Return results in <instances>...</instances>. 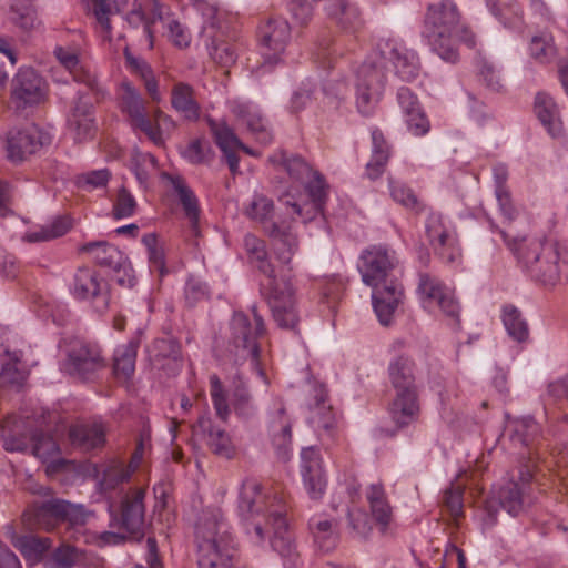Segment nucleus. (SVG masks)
<instances>
[{"label":"nucleus","mask_w":568,"mask_h":568,"mask_svg":"<svg viewBox=\"0 0 568 568\" xmlns=\"http://www.w3.org/2000/svg\"><path fill=\"white\" fill-rule=\"evenodd\" d=\"M239 514L247 534L261 544L270 535L272 548L292 561L297 557L292 532L286 519L287 505L282 496H267L254 479L243 481L239 495Z\"/></svg>","instance_id":"1"},{"label":"nucleus","mask_w":568,"mask_h":568,"mask_svg":"<svg viewBox=\"0 0 568 568\" xmlns=\"http://www.w3.org/2000/svg\"><path fill=\"white\" fill-rule=\"evenodd\" d=\"M392 62L396 75L412 82L419 74L417 54L394 40H382L357 70L356 105L364 115L373 112L386 84V70Z\"/></svg>","instance_id":"2"},{"label":"nucleus","mask_w":568,"mask_h":568,"mask_svg":"<svg viewBox=\"0 0 568 568\" xmlns=\"http://www.w3.org/2000/svg\"><path fill=\"white\" fill-rule=\"evenodd\" d=\"M244 248L250 262L265 276L261 282V295L266 301L274 322L280 328L298 334L300 316L295 288L290 277L286 274L277 276L263 240L248 233L244 236Z\"/></svg>","instance_id":"3"},{"label":"nucleus","mask_w":568,"mask_h":568,"mask_svg":"<svg viewBox=\"0 0 568 568\" xmlns=\"http://www.w3.org/2000/svg\"><path fill=\"white\" fill-rule=\"evenodd\" d=\"M363 282L373 287V306L382 325L392 323L403 296V286L394 277L398 265L396 252L385 244L371 245L361 255Z\"/></svg>","instance_id":"4"},{"label":"nucleus","mask_w":568,"mask_h":568,"mask_svg":"<svg viewBox=\"0 0 568 568\" xmlns=\"http://www.w3.org/2000/svg\"><path fill=\"white\" fill-rule=\"evenodd\" d=\"M422 37L440 59L449 63L459 60L458 42L469 48L476 45V36L463 21V16L453 0L430 3L424 17Z\"/></svg>","instance_id":"5"},{"label":"nucleus","mask_w":568,"mask_h":568,"mask_svg":"<svg viewBox=\"0 0 568 568\" xmlns=\"http://www.w3.org/2000/svg\"><path fill=\"white\" fill-rule=\"evenodd\" d=\"M268 161L277 169L284 170L288 176L304 185L310 197L303 204L294 201L287 193L282 196L283 204L292 210V213L307 223L323 212L327 199L328 185L325 178L312 168L301 155L277 150L270 155Z\"/></svg>","instance_id":"6"},{"label":"nucleus","mask_w":568,"mask_h":568,"mask_svg":"<svg viewBox=\"0 0 568 568\" xmlns=\"http://www.w3.org/2000/svg\"><path fill=\"white\" fill-rule=\"evenodd\" d=\"M267 334L263 314L254 304L248 313L235 311L229 322V353L237 361H251L252 369L266 384L265 361L261 339Z\"/></svg>","instance_id":"7"},{"label":"nucleus","mask_w":568,"mask_h":568,"mask_svg":"<svg viewBox=\"0 0 568 568\" xmlns=\"http://www.w3.org/2000/svg\"><path fill=\"white\" fill-rule=\"evenodd\" d=\"M121 89L120 108L131 128L144 133L154 145L164 146V134L175 130V121L159 108L149 115L144 99L132 84L122 83Z\"/></svg>","instance_id":"8"},{"label":"nucleus","mask_w":568,"mask_h":568,"mask_svg":"<svg viewBox=\"0 0 568 568\" xmlns=\"http://www.w3.org/2000/svg\"><path fill=\"white\" fill-rule=\"evenodd\" d=\"M499 233L510 248L516 252L519 262L532 278L545 285H555L559 281V252L557 244L537 239H523L510 244L508 243L506 232L499 230Z\"/></svg>","instance_id":"9"},{"label":"nucleus","mask_w":568,"mask_h":568,"mask_svg":"<svg viewBox=\"0 0 568 568\" xmlns=\"http://www.w3.org/2000/svg\"><path fill=\"white\" fill-rule=\"evenodd\" d=\"M197 559L207 557L224 568L237 566L232 535L226 524L215 515L201 521L196 527Z\"/></svg>","instance_id":"10"},{"label":"nucleus","mask_w":568,"mask_h":568,"mask_svg":"<svg viewBox=\"0 0 568 568\" xmlns=\"http://www.w3.org/2000/svg\"><path fill=\"white\" fill-rule=\"evenodd\" d=\"M22 520L29 529L52 531L60 524L83 526L87 521V511L81 505L53 498L30 506L23 513Z\"/></svg>","instance_id":"11"},{"label":"nucleus","mask_w":568,"mask_h":568,"mask_svg":"<svg viewBox=\"0 0 568 568\" xmlns=\"http://www.w3.org/2000/svg\"><path fill=\"white\" fill-rule=\"evenodd\" d=\"M535 470L532 464L518 465L516 474H511V479L498 489L497 496L485 500L484 509L491 519H495L498 507L511 516L523 510Z\"/></svg>","instance_id":"12"},{"label":"nucleus","mask_w":568,"mask_h":568,"mask_svg":"<svg viewBox=\"0 0 568 568\" xmlns=\"http://www.w3.org/2000/svg\"><path fill=\"white\" fill-rule=\"evenodd\" d=\"M69 290L77 301L89 302L98 314H104L110 307L109 284L94 267H78L69 284Z\"/></svg>","instance_id":"13"},{"label":"nucleus","mask_w":568,"mask_h":568,"mask_svg":"<svg viewBox=\"0 0 568 568\" xmlns=\"http://www.w3.org/2000/svg\"><path fill=\"white\" fill-rule=\"evenodd\" d=\"M425 235L436 256L446 264L462 258L458 235L453 223L442 213L429 211L425 220Z\"/></svg>","instance_id":"14"},{"label":"nucleus","mask_w":568,"mask_h":568,"mask_svg":"<svg viewBox=\"0 0 568 568\" xmlns=\"http://www.w3.org/2000/svg\"><path fill=\"white\" fill-rule=\"evenodd\" d=\"M145 493L144 487H130L120 491L119 501L110 504L111 511L119 517L120 527L135 540L144 536Z\"/></svg>","instance_id":"15"},{"label":"nucleus","mask_w":568,"mask_h":568,"mask_svg":"<svg viewBox=\"0 0 568 568\" xmlns=\"http://www.w3.org/2000/svg\"><path fill=\"white\" fill-rule=\"evenodd\" d=\"M292 29L282 17H271L262 21L257 28V41L264 63L275 65L284 60L291 43Z\"/></svg>","instance_id":"16"},{"label":"nucleus","mask_w":568,"mask_h":568,"mask_svg":"<svg viewBox=\"0 0 568 568\" xmlns=\"http://www.w3.org/2000/svg\"><path fill=\"white\" fill-rule=\"evenodd\" d=\"M417 294L424 308L432 311L437 307L454 322H459L460 306L455 292L437 276L419 273Z\"/></svg>","instance_id":"17"},{"label":"nucleus","mask_w":568,"mask_h":568,"mask_svg":"<svg viewBox=\"0 0 568 568\" xmlns=\"http://www.w3.org/2000/svg\"><path fill=\"white\" fill-rule=\"evenodd\" d=\"M49 85L33 68H20L11 81V101L17 110L43 103Z\"/></svg>","instance_id":"18"},{"label":"nucleus","mask_w":568,"mask_h":568,"mask_svg":"<svg viewBox=\"0 0 568 568\" xmlns=\"http://www.w3.org/2000/svg\"><path fill=\"white\" fill-rule=\"evenodd\" d=\"M51 141V134L37 124L11 129L6 143L8 159L16 163L22 162Z\"/></svg>","instance_id":"19"},{"label":"nucleus","mask_w":568,"mask_h":568,"mask_svg":"<svg viewBox=\"0 0 568 568\" xmlns=\"http://www.w3.org/2000/svg\"><path fill=\"white\" fill-rule=\"evenodd\" d=\"M265 232L271 241L272 254L281 265L277 276L286 274L292 281L291 263L300 247L298 237L293 231L292 224L286 221L272 222L265 226Z\"/></svg>","instance_id":"20"},{"label":"nucleus","mask_w":568,"mask_h":568,"mask_svg":"<svg viewBox=\"0 0 568 568\" xmlns=\"http://www.w3.org/2000/svg\"><path fill=\"white\" fill-rule=\"evenodd\" d=\"M105 366V359L98 344L84 341L72 344L67 361V369L71 375L82 381H91Z\"/></svg>","instance_id":"21"},{"label":"nucleus","mask_w":568,"mask_h":568,"mask_svg":"<svg viewBox=\"0 0 568 568\" xmlns=\"http://www.w3.org/2000/svg\"><path fill=\"white\" fill-rule=\"evenodd\" d=\"M505 429L515 446L526 449L520 453L519 465L532 464L536 469L537 446L541 436L539 424L531 417L514 418L508 420Z\"/></svg>","instance_id":"22"},{"label":"nucleus","mask_w":568,"mask_h":568,"mask_svg":"<svg viewBox=\"0 0 568 568\" xmlns=\"http://www.w3.org/2000/svg\"><path fill=\"white\" fill-rule=\"evenodd\" d=\"M67 126L78 143L92 140L97 133L95 111L91 99L79 93L73 100L67 118Z\"/></svg>","instance_id":"23"},{"label":"nucleus","mask_w":568,"mask_h":568,"mask_svg":"<svg viewBox=\"0 0 568 568\" xmlns=\"http://www.w3.org/2000/svg\"><path fill=\"white\" fill-rule=\"evenodd\" d=\"M207 125L212 133L215 144L223 152L230 171L235 174L239 171V162L240 159L236 155V150H242L243 152L255 155L253 150L241 142V140L235 134L234 130L223 120H214L209 118Z\"/></svg>","instance_id":"24"},{"label":"nucleus","mask_w":568,"mask_h":568,"mask_svg":"<svg viewBox=\"0 0 568 568\" xmlns=\"http://www.w3.org/2000/svg\"><path fill=\"white\" fill-rule=\"evenodd\" d=\"M301 473L310 497L315 500L321 499L326 488V477L321 454L315 447L303 448Z\"/></svg>","instance_id":"25"},{"label":"nucleus","mask_w":568,"mask_h":568,"mask_svg":"<svg viewBox=\"0 0 568 568\" xmlns=\"http://www.w3.org/2000/svg\"><path fill=\"white\" fill-rule=\"evenodd\" d=\"M194 432L204 436L207 447L214 455L225 459L235 457L236 447L230 434L215 425L211 416H201L194 426Z\"/></svg>","instance_id":"26"},{"label":"nucleus","mask_w":568,"mask_h":568,"mask_svg":"<svg viewBox=\"0 0 568 568\" xmlns=\"http://www.w3.org/2000/svg\"><path fill=\"white\" fill-rule=\"evenodd\" d=\"M292 419L288 416L284 403L276 399L274 410L270 415L268 433L272 444L278 454L286 455L292 444Z\"/></svg>","instance_id":"27"},{"label":"nucleus","mask_w":568,"mask_h":568,"mask_svg":"<svg viewBox=\"0 0 568 568\" xmlns=\"http://www.w3.org/2000/svg\"><path fill=\"white\" fill-rule=\"evenodd\" d=\"M534 112L552 139L559 140L565 136L559 108L550 94L546 92L536 94Z\"/></svg>","instance_id":"28"},{"label":"nucleus","mask_w":568,"mask_h":568,"mask_svg":"<svg viewBox=\"0 0 568 568\" xmlns=\"http://www.w3.org/2000/svg\"><path fill=\"white\" fill-rule=\"evenodd\" d=\"M232 113L241 124L246 125L248 132L257 142L267 145L273 141V134L267 120L263 118L255 106L236 103L232 106Z\"/></svg>","instance_id":"29"},{"label":"nucleus","mask_w":568,"mask_h":568,"mask_svg":"<svg viewBox=\"0 0 568 568\" xmlns=\"http://www.w3.org/2000/svg\"><path fill=\"white\" fill-rule=\"evenodd\" d=\"M171 106L185 121L197 122L202 108L194 88L186 82H176L171 89Z\"/></svg>","instance_id":"30"},{"label":"nucleus","mask_w":568,"mask_h":568,"mask_svg":"<svg viewBox=\"0 0 568 568\" xmlns=\"http://www.w3.org/2000/svg\"><path fill=\"white\" fill-rule=\"evenodd\" d=\"M54 57L59 63L69 71L73 80L85 84L93 90L97 84L95 75L92 74L80 61L81 50L75 45H57Z\"/></svg>","instance_id":"31"},{"label":"nucleus","mask_w":568,"mask_h":568,"mask_svg":"<svg viewBox=\"0 0 568 568\" xmlns=\"http://www.w3.org/2000/svg\"><path fill=\"white\" fill-rule=\"evenodd\" d=\"M388 412L392 420L398 428L406 427L416 422L420 412L418 390L396 392Z\"/></svg>","instance_id":"32"},{"label":"nucleus","mask_w":568,"mask_h":568,"mask_svg":"<svg viewBox=\"0 0 568 568\" xmlns=\"http://www.w3.org/2000/svg\"><path fill=\"white\" fill-rule=\"evenodd\" d=\"M372 154L365 166V175L375 181L379 179L389 162L392 155V145L386 140L381 129L374 128L371 131Z\"/></svg>","instance_id":"33"},{"label":"nucleus","mask_w":568,"mask_h":568,"mask_svg":"<svg viewBox=\"0 0 568 568\" xmlns=\"http://www.w3.org/2000/svg\"><path fill=\"white\" fill-rule=\"evenodd\" d=\"M71 444L83 452L100 448L105 442V429L101 423H78L69 429Z\"/></svg>","instance_id":"34"},{"label":"nucleus","mask_w":568,"mask_h":568,"mask_svg":"<svg viewBox=\"0 0 568 568\" xmlns=\"http://www.w3.org/2000/svg\"><path fill=\"white\" fill-rule=\"evenodd\" d=\"M366 499L372 518L381 532H386L393 521V508L382 484H372L366 489Z\"/></svg>","instance_id":"35"},{"label":"nucleus","mask_w":568,"mask_h":568,"mask_svg":"<svg viewBox=\"0 0 568 568\" xmlns=\"http://www.w3.org/2000/svg\"><path fill=\"white\" fill-rule=\"evenodd\" d=\"M143 332L138 329L130 341L116 348L113 358V373L118 379L129 381L135 371L138 349L142 341Z\"/></svg>","instance_id":"36"},{"label":"nucleus","mask_w":568,"mask_h":568,"mask_svg":"<svg viewBox=\"0 0 568 568\" xmlns=\"http://www.w3.org/2000/svg\"><path fill=\"white\" fill-rule=\"evenodd\" d=\"M325 10L328 17L345 32L354 33L362 27L358 8L347 0L327 2Z\"/></svg>","instance_id":"37"},{"label":"nucleus","mask_w":568,"mask_h":568,"mask_svg":"<svg viewBox=\"0 0 568 568\" xmlns=\"http://www.w3.org/2000/svg\"><path fill=\"white\" fill-rule=\"evenodd\" d=\"M388 377L395 392L417 390L415 362L408 356H397L389 362Z\"/></svg>","instance_id":"38"},{"label":"nucleus","mask_w":568,"mask_h":568,"mask_svg":"<svg viewBox=\"0 0 568 568\" xmlns=\"http://www.w3.org/2000/svg\"><path fill=\"white\" fill-rule=\"evenodd\" d=\"M231 403L234 414L240 420L251 423L256 419L258 408L253 399L248 386L241 377H237L234 383Z\"/></svg>","instance_id":"39"},{"label":"nucleus","mask_w":568,"mask_h":568,"mask_svg":"<svg viewBox=\"0 0 568 568\" xmlns=\"http://www.w3.org/2000/svg\"><path fill=\"white\" fill-rule=\"evenodd\" d=\"M175 193L179 195L185 216L191 223L194 233H197L200 219L199 201L194 192L187 186L185 180L180 175L164 174Z\"/></svg>","instance_id":"40"},{"label":"nucleus","mask_w":568,"mask_h":568,"mask_svg":"<svg viewBox=\"0 0 568 568\" xmlns=\"http://www.w3.org/2000/svg\"><path fill=\"white\" fill-rule=\"evenodd\" d=\"M164 20L163 6L160 1L154 0V8L146 14L140 3H134L133 8L126 14V21L133 28L143 26L144 36L148 39L149 48H153L154 32L153 24L156 21Z\"/></svg>","instance_id":"41"},{"label":"nucleus","mask_w":568,"mask_h":568,"mask_svg":"<svg viewBox=\"0 0 568 568\" xmlns=\"http://www.w3.org/2000/svg\"><path fill=\"white\" fill-rule=\"evenodd\" d=\"M134 471L120 460H110L102 470V477L99 481L100 489L104 494L119 489L124 483H128Z\"/></svg>","instance_id":"42"},{"label":"nucleus","mask_w":568,"mask_h":568,"mask_svg":"<svg viewBox=\"0 0 568 568\" xmlns=\"http://www.w3.org/2000/svg\"><path fill=\"white\" fill-rule=\"evenodd\" d=\"M80 252L89 253L94 262L101 266L115 268L121 260L120 250L108 242H89L80 247Z\"/></svg>","instance_id":"43"},{"label":"nucleus","mask_w":568,"mask_h":568,"mask_svg":"<svg viewBox=\"0 0 568 568\" xmlns=\"http://www.w3.org/2000/svg\"><path fill=\"white\" fill-rule=\"evenodd\" d=\"M308 526L313 534L315 544L322 551L329 552L336 547L338 536L331 520L321 517H313L311 518Z\"/></svg>","instance_id":"44"},{"label":"nucleus","mask_w":568,"mask_h":568,"mask_svg":"<svg viewBox=\"0 0 568 568\" xmlns=\"http://www.w3.org/2000/svg\"><path fill=\"white\" fill-rule=\"evenodd\" d=\"M501 320L508 335L521 343L528 339L529 328L521 312L514 305L507 304L503 307Z\"/></svg>","instance_id":"45"},{"label":"nucleus","mask_w":568,"mask_h":568,"mask_svg":"<svg viewBox=\"0 0 568 568\" xmlns=\"http://www.w3.org/2000/svg\"><path fill=\"white\" fill-rule=\"evenodd\" d=\"M389 191L395 202L415 213H420L426 209L425 204L417 197L415 192L404 182L389 179Z\"/></svg>","instance_id":"46"},{"label":"nucleus","mask_w":568,"mask_h":568,"mask_svg":"<svg viewBox=\"0 0 568 568\" xmlns=\"http://www.w3.org/2000/svg\"><path fill=\"white\" fill-rule=\"evenodd\" d=\"M529 53L538 63H551L557 55L552 36L547 33L534 36L529 43Z\"/></svg>","instance_id":"47"},{"label":"nucleus","mask_w":568,"mask_h":568,"mask_svg":"<svg viewBox=\"0 0 568 568\" xmlns=\"http://www.w3.org/2000/svg\"><path fill=\"white\" fill-rule=\"evenodd\" d=\"M50 546L49 538L36 536H21L14 542V547L29 561H39Z\"/></svg>","instance_id":"48"},{"label":"nucleus","mask_w":568,"mask_h":568,"mask_svg":"<svg viewBox=\"0 0 568 568\" xmlns=\"http://www.w3.org/2000/svg\"><path fill=\"white\" fill-rule=\"evenodd\" d=\"M210 395L216 416L227 422L231 415L227 392L216 374L210 376Z\"/></svg>","instance_id":"49"},{"label":"nucleus","mask_w":568,"mask_h":568,"mask_svg":"<svg viewBox=\"0 0 568 568\" xmlns=\"http://www.w3.org/2000/svg\"><path fill=\"white\" fill-rule=\"evenodd\" d=\"M71 229V222L68 217H55L51 223L42 225L39 230L28 233L30 242H43L54 240L64 235Z\"/></svg>","instance_id":"50"},{"label":"nucleus","mask_w":568,"mask_h":568,"mask_svg":"<svg viewBox=\"0 0 568 568\" xmlns=\"http://www.w3.org/2000/svg\"><path fill=\"white\" fill-rule=\"evenodd\" d=\"M27 377L26 371L21 367L18 353H8L1 362L0 378L8 384L21 385Z\"/></svg>","instance_id":"51"},{"label":"nucleus","mask_w":568,"mask_h":568,"mask_svg":"<svg viewBox=\"0 0 568 568\" xmlns=\"http://www.w3.org/2000/svg\"><path fill=\"white\" fill-rule=\"evenodd\" d=\"M11 20L23 31L36 30L41 26V21L38 19L36 8L31 4L28 6H11Z\"/></svg>","instance_id":"52"},{"label":"nucleus","mask_w":568,"mask_h":568,"mask_svg":"<svg viewBox=\"0 0 568 568\" xmlns=\"http://www.w3.org/2000/svg\"><path fill=\"white\" fill-rule=\"evenodd\" d=\"M110 179L111 172L108 169H100L78 175L75 184L82 191L92 192L106 187Z\"/></svg>","instance_id":"53"},{"label":"nucleus","mask_w":568,"mask_h":568,"mask_svg":"<svg viewBox=\"0 0 568 568\" xmlns=\"http://www.w3.org/2000/svg\"><path fill=\"white\" fill-rule=\"evenodd\" d=\"M32 453L36 457L47 462L59 455V446L54 438L43 432L32 435Z\"/></svg>","instance_id":"54"},{"label":"nucleus","mask_w":568,"mask_h":568,"mask_svg":"<svg viewBox=\"0 0 568 568\" xmlns=\"http://www.w3.org/2000/svg\"><path fill=\"white\" fill-rule=\"evenodd\" d=\"M182 155L192 164H203L210 162L214 153L209 142L195 139L187 144Z\"/></svg>","instance_id":"55"},{"label":"nucleus","mask_w":568,"mask_h":568,"mask_svg":"<svg viewBox=\"0 0 568 568\" xmlns=\"http://www.w3.org/2000/svg\"><path fill=\"white\" fill-rule=\"evenodd\" d=\"M92 10L97 26L104 41L112 40V27L110 23L111 8L108 0H92Z\"/></svg>","instance_id":"56"},{"label":"nucleus","mask_w":568,"mask_h":568,"mask_svg":"<svg viewBox=\"0 0 568 568\" xmlns=\"http://www.w3.org/2000/svg\"><path fill=\"white\" fill-rule=\"evenodd\" d=\"M322 301L327 304L331 311H335L344 292V283L337 276L327 277L321 285Z\"/></svg>","instance_id":"57"},{"label":"nucleus","mask_w":568,"mask_h":568,"mask_svg":"<svg viewBox=\"0 0 568 568\" xmlns=\"http://www.w3.org/2000/svg\"><path fill=\"white\" fill-rule=\"evenodd\" d=\"M136 209V201L131 192L122 186L118 191L115 200L113 202L112 214L114 219H125L134 214Z\"/></svg>","instance_id":"58"},{"label":"nucleus","mask_w":568,"mask_h":568,"mask_svg":"<svg viewBox=\"0 0 568 568\" xmlns=\"http://www.w3.org/2000/svg\"><path fill=\"white\" fill-rule=\"evenodd\" d=\"M274 210L273 201L263 194H255L252 202L246 209V214L253 220H257L268 225L267 219L272 215Z\"/></svg>","instance_id":"59"},{"label":"nucleus","mask_w":568,"mask_h":568,"mask_svg":"<svg viewBox=\"0 0 568 568\" xmlns=\"http://www.w3.org/2000/svg\"><path fill=\"white\" fill-rule=\"evenodd\" d=\"M142 243L146 248L151 267L160 272V274H163L165 267L164 252L158 243L156 235L154 233L144 234L142 237Z\"/></svg>","instance_id":"60"},{"label":"nucleus","mask_w":568,"mask_h":568,"mask_svg":"<svg viewBox=\"0 0 568 568\" xmlns=\"http://www.w3.org/2000/svg\"><path fill=\"white\" fill-rule=\"evenodd\" d=\"M463 495L464 489L459 485H452L445 490L443 496V505L455 520H458L464 515Z\"/></svg>","instance_id":"61"},{"label":"nucleus","mask_w":568,"mask_h":568,"mask_svg":"<svg viewBox=\"0 0 568 568\" xmlns=\"http://www.w3.org/2000/svg\"><path fill=\"white\" fill-rule=\"evenodd\" d=\"M490 12L500 21H506L510 17H519L521 9L516 0H486Z\"/></svg>","instance_id":"62"},{"label":"nucleus","mask_w":568,"mask_h":568,"mask_svg":"<svg viewBox=\"0 0 568 568\" xmlns=\"http://www.w3.org/2000/svg\"><path fill=\"white\" fill-rule=\"evenodd\" d=\"M156 158L151 153H136L133 158V171L139 183L144 184L150 176V170H155Z\"/></svg>","instance_id":"63"},{"label":"nucleus","mask_w":568,"mask_h":568,"mask_svg":"<svg viewBox=\"0 0 568 568\" xmlns=\"http://www.w3.org/2000/svg\"><path fill=\"white\" fill-rule=\"evenodd\" d=\"M83 557V551L71 545H61L53 552L54 561L61 568L74 567Z\"/></svg>","instance_id":"64"}]
</instances>
